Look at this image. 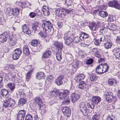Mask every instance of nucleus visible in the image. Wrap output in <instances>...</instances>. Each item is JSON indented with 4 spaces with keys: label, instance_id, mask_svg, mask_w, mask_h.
Listing matches in <instances>:
<instances>
[{
    "label": "nucleus",
    "instance_id": "obj_1",
    "mask_svg": "<svg viewBox=\"0 0 120 120\" xmlns=\"http://www.w3.org/2000/svg\"><path fill=\"white\" fill-rule=\"evenodd\" d=\"M43 29L44 30H47L49 33H52L54 32V29L53 27V24L51 22L49 21L45 20L42 24Z\"/></svg>",
    "mask_w": 120,
    "mask_h": 120
},
{
    "label": "nucleus",
    "instance_id": "obj_2",
    "mask_svg": "<svg viewBox=\"0 0 120 120\" xmlns=\"http://www.w3.org/2000/svg\"><path fill=\"white\" fill-rule=\"evenodd\" d=\"M55 13L59 17L62 19H61L62 22H66L67 16L65 12L63 9L59 8L57 9L56 10Z\"/></svg>",
    "mask_w": 120,
    "mask_h": 120
},
{
    "label": "nucleus",
    "instance_id": "obj_3",
    "mask_svg": "<svg viewBox=\"0 0 120 120\" xmlns=\"http://www.w3.org/2000/svg\"><path fill=\"white\" fill-rule=\"evenodd\" d=\"M15 103V102L14 99L8 97L6 98V100L3 103V106L5 108L14 107Z\"/></svg>",
    "mask_w": 120,
    "mask_h": 120
},
{
    "label": "nucleus",
    "instance_id": "obj_4",
    "mask_svg": "<svg viewBox=\"0 0 120 120\" xmlns=\"http://www.w3.org/2000/svg\"><path fill=\"white\" fill-rule=\"evenodd\" d=\"M22 53V51L21 49L19 48L16 49L13 51L12 54L13 59L15 60H17L20 57Z\"/></svg>",
    "mask_w": 120,
    "mask_h": 120
},
{
    "label": "nucleus",
    "instance_id": "obj_5",
    "mask_svg": "<svg viewBox=\"0 0 120 120\" xmlns=\"http://www.w3.org/2000/svg\"><path fill=\"white\" fill-rule=\"evenodd\" d=\"M66 79L63 75H60L57 77L55 80V83L58 86L62 85L63 81L66 82Z\"/></svg>",
    "mask_w": 120,
    "mask_h": 120
},
{
    "label": "nucleus",
    "instance_id": "obj_6",
    "mask_svg": "<svg viewBox=\"0 0 120 120\" xmlns=\"http://www.w3.org/2000/svg\"><path fill=\"white\" fill-rule=\"evenodd\" d=\"M9 31H8L4 32L3 34L0 35V42H4L7 40V38L9 37Z\"/></svg>",
    "mask_w": 120,
    "mask_h": 120
},
{
    "label": "nucleus",
    "instance_id": "obj_7",
    "mask_svg": "<svg viewBox=\"0 0 120 120\" xmlns=\"http://www.w3.org/2000/svg\"><path fill=\"white\" fill-rule=\"evenodd\" d=\"M113 94L110 92H108L105 94L106 100L108 102H111L113 100H116V98L113 96Z\"/></svg>",
    "mask_w": 120,
    "mask_h": 120
},
{
    "label": "nucleus",
    "instance_id": "obj_8",
    "mask_svg": "<svg viewBox=\"0 0 120 120\" xmlns=\"http://www.w3.org/2000/svg\"><path fill=\"white\" fill-rule=\"evenodd\" d=\"M79 106L80 111L83 115H86L88 109L85 103L84 102H81L79 104Z\"/></svg>",
    "mask_w": 120,
    "mask_h": 120
},
{
    "label": "nucleus",
    "instance_id": "obj_9",
    "mask_svg": "<svg viewBox=\"0 0 120 120\" xmlns=\"http://www.w3.org/2000/svg\"><path fill=\"white\" fill-rule=\"evenodd\" d=\"M69 93V91L68 90H64L63 92H61L59 93V97L60 100L64 99L66 97L67 95Z\"/></svg>",
    "mask_w": 120,
    "mask_h": 120
},
{
    "label": "nucleus",
    "instance_id": "obj_10",
    "mask_svg": "<svg viewBox=\"0 0 120 120\" xmlns=\"http://www.w3.org/2000/svg\"><path fill=\"white\" fill-rule=\"evenodd\" d=\"M109 6L110 7L118 9H120V5L117 1L114 0L111 1L108 3Z\"/></svg>",
    "mask_w": 120,
    "mask_h": 120
},
{
    "label": "nucleus",
    "instance_id": "obj_11",
    "mask_svg": "<svg viewBox=\"0 0 120 120\" xmlns=\"http://www.w3.org/2000/svg\"><path fill=\"white\" fill-rule=\"evenodd\" d=\"M26 111L23 110L20 111L18 113L17 119L18 120H24L25 116Z\"/></svg>",
    "mask_w": 120,
    "mask_h": 120
},
{
    "label": "nucleus",
    "instance_id": "obj_12",
    "mask_svg": "<svg viewBox=\"0 0 120 120\" xmlns=\"http://www.w3.org/2000/svg\"><path fill=\"white\" fill-rule=\"evenodd\" d=\"M62 111L64 115L67 117H69L71 115V109L67 107H64L62 109Z\"/></svg>",
    "mask_w": 120,
    "mask_h": 120
},
{
    "label": "nucleus",
    "instance_id": "obj_13",
    "mask_svg": "<svg viewBox=\"0 0 120 120\" xmlns=\"http://www.w3.org/2000/svg\"><path fill=\"white\" fill-rule=\"evenodd\" d=\"M53 44L56 47V51H62V49L63 47L62 42L55 41L54 42Z\"/></svg>",
    "mask_w": 120,
    "mask_h": 120
},
{
    "label": "nucleus",
    "instance_id": "obj_14",
    "mask_svg": "<svg viewBox=\"0 0 120 120\" xmlns=\"http://www.w3.org/2000/svg\"><path fill=\"white\" fill-rule=\"evenodd\" d=\"M80 97V96L78 94L74 93L72 94L71 96V101L73 103L76 102L79 100Z\"/></svg>",
    "mask_w": 120,
    "mask_h": 120
},
{
    "label": "nucleus",
    "instance_id": "obj_15",
    "mask_svg": "<svg viewBox=\"0 0 120 120\" xmlns=\"http://www.w3.org/2000/svg\"><path fill=\"white\" fill-rule=\"evenodd\" d=\"M11 80L12 81L16 82L19 80L20 77L17 74L14 72L11 73Z\"/></svg>",
    "mask_w": 120,
    "mask_h": 120
},
{
    "label": "nucleus",
    "instance_id": "obj_16",
    "mask_svg": "<svg viewBox=\"0 0 120 120\" xmlns=\"http://www.w3.org/2000/svg\"><path fill=\"white\" fill-rule=\"evenodd\" d=\"M22 31L24 33L28 35H30L31 34V32L29 29V28L26 24H24L22 26Z\"/></svg>",
    "mask_w": 120,
    "mask_h": 120
},
{
    "label": "nucleus",
    "instance_id": "obj_17",
    "mask_svg": "<svg viewBox=\"0 0 120 120\" xmlns=\"http://www.w3.org/2000/svg\"><path fill=\"white\" fill-rule=\"evenodd\" d=\"M42 8L43 14L45 16H48L50 15V9L48 7L45 6H43Z\"/></svg>",
    "mask_w": 120,
    "mask_h": 120
},
{
    "label": "nucleus",
    "instance_id": "obj_18",
    "mask_svg": "<svg viewBox=\"0 0 120 120\" xmlns=\"http://www.w3.org/2000/svg\"><path fill=\"white\" fill-rule=\"evenodd\" d=\"M25 41H24L23 43L24 44V45H23V52L26 55L28 56L30 54L29 47L28 45L25 44Z\"/></svg>",
    "mask_w": 120,
    "mask_h": 120
},
{
    "label": "nucleus",
    "instance_id": "obj_19",
    "mask_svg": "<svg viewBox=\"0 0 120 120\" xmlns=\"http://www.w3.org/2000/svg\"><path fill=\"white\" fill-rule=\"evenodd\" d=\"M64 40L65 44L69 47H71L72 46L73 40L71 37H69Z\"/></svg>",
    "mask_w": 120,
    "mask_h": 120
},
{
    "label": "nucleus",
    "instance_id": "obj_20",
    "mask_svg": "<svg viewBox=\"0 0 120 120\" xmlns=\"http://www.w3.org/2000/svg\"><path fill=\"white\" fill-rule=\"evenodd\" d=\"M92 102L95 104H97L101 101V98L98 96H94L91 99Z\"/></svg>",
    "mask_w": 120,
    "mask_h": 120
},
{
    "label": "nucleus",
    "instance_id": "obj_21",
    "mask_svg": "<svg viewBox=\"0 0 120 120\" xmlns=\"http://www.w3.org/2000/svg\"><path fill=\"white\" fill-rule=\"evenodd\" d=\"M34 99L35 102L38 105L39 109H40L41 108L43 105L42 100L41 98L38 97H37L34 98Z\"/></svg>",
    "mask_w": 120,
    "mask_h": 120
},
{
    "label": "nucleus",
    "instance_id": "obj_22",
    "mask_svg": "<svg viewBox=\"0 0 120 120\" xmlns=\"http://www.w3.org/2000/svg\"><path fill=\"white\" fill-rule=\"evenodd\" d=\"M78 87L79 89H84L85 90H86L88 89L86 83L83 81L79 83Z\"/></svg>",
    "mask_w": 120,
    "mask_h": 120
},
{
    "label": "nucleus",
    "instance_id": "obj_23",
    "mask_svg": "<svg viewBox=\"0 0 120 120\" xmlns=\"http://www.w3.org/2000/svg\"><path fill=\"white\" fill-rule=\"evenodd\" d=\"M98 12H99V15L101 17L105 18L108 15V14L107 12L102 11H100L99 12V10H95L94 11V13H96Z\"/></svg>",
    "mask_w": 120,
    "mask_h": 120
},
{
    "label": "nucleus",
    "instance_id": "obj_24",
    "mask_svg": "<svg viewBox=\"0 0 120 120\" xmlns=\"http://www.w3.org/2000/svg\"><path fill=\"white\" fill-rule=\"evenodd\" d=\"M40 23L36 22L33 24L32 28L33 30L34 31H38L40 29Z\"/></svg>",
    "mask_w": 120,
    "mask_h": 120
},
{
    "label": "nucleus",
    "instance_id": "obj_25",
    "mask_svg": "<svg viewBox=\"0 0 120 120\" xmlns=\"http://www.w3.org/2000/svg\"><path fill=\"white\" fill-rule=\"evenodd\" d=\"M102 67L101 64H100L96 68V72L98 75L102 74L103 73V69H102Z\"/></svg>",
    "mask_w": 120,
    "mask_h": 120
},
{
    "label": "nucleus",
    "instance_id": "obj_26",
    "mask_svg": "<svg viewBox=\"0 0 120 120\" xmlns=\"http://www.w3.org/2000/svg\"><path fill=\"white\" fill-rule=\"evenodd\" d=\"M89 26L92 31H96L98 29V26L96 25L95 23L93 22L90 23Z\"/></svg>",
    "mask_w": 120,
    "mask_h": 120
},
{
    "label": "nucleus",
    "instance_id": "obj_27",
    "mask_svg": "<svg viewBox=\"0 0 120 120\" xmlns=\"http://www.w3.org/2000/svg\"><path fill=\"white\" fill-rule=\"evenodd\" d=\"M8 89L10 90L11 92H13L15 88V84L11 82L9 83L7 85Z\"/></svg>",
    "mask_w": 120,
    "mask_h": 120
},
{
    "label": "nucleus",
    "instance_id": "obj_28",
    "mask_svg": "<svg viewBox=\"0 0 120 120\" xmlns=\"http://www.w3.org/2000/svg\"><path fill=\"white\" fill-rule=\"evenodd\" d=\"M72 66L73 68V70L76 72L79 67V63L77 60L74 61L72 63Z\"/></svg>",
    "mask_w": 120,
    "mask_h": 120
},
{
    "label": "nucleus",
    "instance_id": "obj_29",
    "mask_svg": "<svg viewBox=\"0 0 120 120\" xmlns=\"http://www.w3.org/2000/svg\"><path fill=\"white\" fill-rule=\"evenodd\" d=\"M51 53L50 51L48 50L46 51L43 54L42 57L44 59L49 58L51 55Z\"/></svg>",
    "mask_w": 120,
    "mask_h": 120
},
{
    "label": "nucleus",
    "instance_id": "obj_30",
    "mask_svg": "<svg viewBox=\"0 0 120 120\" xmlns=\"http://www.w3.org/2000/svg\"><path fill=\"white\" fill-rule=\"evenodd\" d=\"M44 73L42 72H39L36 74V78L38 79H43L44 77Z\"/></svg>",
    "mask_w": 120,
    "mask_h": 120
},
{
    "label": "nucleus",
    "instance_id": "obj_31",
    "mask_svg": "<svg viewBox=\"0 0 120 120\" xmlns=\"http://www.w3.org/2000/svg\"><path fill=\"white\" fill-rule=\"evenodd\" d=\"M56 57L58 61H60L62 59L61 51H56L55 52Z\"/></svg>",
    "mask_w": 120,
    "mask_h": 120
},
{
    "label": "nucleus",
    "instance_id": "obj_32",
    "mask_svg": "<svg viewBox=\"0 0 120 120\" xmlns=\"http://www.w3.org/2000/svg\"><path fill=\"white\" fill-rule=\"evenodd\" d=\"M44 29H43V31H41L39 33L41 37L43 38H45L47 36V34H48L49 33L48 31L46 30L45 31Z\"/></svg>",
    "mask_w": 120,
    "mask_h": 120
},
{
    "label": "nucleus",
    "instance_id": "obj_33",
    "mask_svg": "<svg viewBox=\"0 0 120 120\" xmlns=\"http://www.w3.org/2000/svg\"><path fill=\"white\" fill-rule=\"evenodd\" d=\"M26 98H21L19 101L18 105L19 106H23L26 103Z\"/></svg>",
    "mask_w": 120,
    "mask_h": 120
},
{
    "label": "nucleus",
    "instance_id": "obj_34",
    "mask_svg": "<svg viewBox=\"0 0 120 120\" xmlns=\"http://www.w3.org/2000/svg\"><path fill=\"white\" fill-rule=\"evenodd\" d=\"M102 68L103 69V73H106L109 70V67L106 63L101 64Z\"/></svg>",
    "mask_w": 120,
    "mask_h": 120
},
{
    "label": "nucleus",
    "instance_id": "obj_35",
    "mask_svg": "<svg viewBox=\"0 0 120 120\" xmlns=\"http://www.w3.org/2000/svg\"><path fill=\"white\" fill-rule=\"evenodd\" d=\"M5 12L6 15L8 16H12L13 14L12 9H11L10 8H6Z\"/></svg>",
    "mask_w": 120,
    "mask_h": 120
},
{
    "label": "nucleus",
    "instance_id": "obj_36",
    "mask_svg": "<svg viewBox=\"0 0 120 120\" xmlns=\"http://www.w3.org/2000/svg\"><path fill=\"white\" fill-rule=\"evenodd\" d=\"M98 78V77L95 74L92 73L90 75V79L91 81H95Z\"/></svg>",
    "mask_w": 120,
    "mask_h": 120
},
{
    "label": "nucleus",
    "instance_id": "obj_37",
    "mask_svg": "<svg viewBox=\"0 0 120 120\" xmlns=\"http://www.w3.org/2000/svg\"><path fill=\"white\" fill-rule=\"evenodd\" d=\"M108 41L104 44L105 48L107 49L111 48L112 45V43L110 41V40L108 39Z\"/></svg>",
    "mask_w": 120,
    "mask_h": 120
},
{
    "label": "nucleus",
    "instance_id": "obj_38",
    "mask_svg": "<svg viewBox=\"0 0 120 120\" xmlns=\"http://www.w3.org/2000/svg\"><path fill=\"white\" fill-rule=\"evenodd\" d=\"M1 93L4 98H8L7 94L8 93V91L7 89H3L1 91Z\"/></svg>",
    "mask_w": 120,
    "mask_h": 120
},
{
    "label": "nucleus",
    "instance_id": "obj_39",
    "mask_svg": "<svg viewBox=\"0 0 120 120\" xmlns=\"http://www.w3.org/2000/svg\"><path fill=\"white\" fill-rule=\"evenodd\" d=\"M100 115L97 112H95L92 116L91 120H98L100 118Z\"/></svg>",
    "mask_w": 120,
    "mask_h": 120
},
{
    "label": "nucleus",
    "instance_id": "obj_40",
    "mask_svg": "<svg viewBox=\"0 0 120 120\" xmlns=\"http://www.w3.org/2000/svg\"><path fill=\"white\" fill-rule=\"evenodd\" d=\"M33 71V70L31 69L27 72L26 77V79L27 81H28L30 79Z\"/></svg>",
    "mask_w": 120,
    "mask_h": 120
},
{
    "label": "nucleus",
    "instance_id": "obj_41",
    "mask_svg": "<svg viewBox=\"0 0 120 120\" xmlns=\"http://www.w3.org/2000/svg\"><path fill=\"white\" fill-rule=\"evenodd\" d=\"M14 66L12 64L10 65L6 64L5 67L6 70H8L9 71L14 70Z\"/></svg>",
    "mask_w": 120,
    "mask_h": 120
},
{
    "label": "nucleus",
    "instance_id": "obj_42",
    "mask_svg": "<svg viewBox=\"0 0 120 120\" xmlns=\"http://www.w3.org/2000/svg\"><path fill=\"white\" fill-rule=\"evenodd\" d=\"M98 39L100 41V42H103L104 41H105V38L104 36L103 35L100 34L98 36Z\"/></svg>",
    "mask_w": 120,
    "mask_h": 120
},
{
    "label": "nucleus",
    "instance_id": "obj_43",
    "mask_svg": "<svg viewBox=\"0 0 120 120\" xmlns=\"http://www.w3.org/2000/svg\"><path fill=\"white\" fill-rule=\"evenodd\" d=\"M79 36L80 38H82L83 39L88 38L89 37L88 34L83 32H81L80 33Z\"/></svg>",
    "mask_w": 120,
    "mask_h": 120
},
{
    "label": "nucleus",
    "instance_id": "obj_44",
    "mask_svg": "<svg viewBox=\"0 0 120 120\" xmlns=\"http://www.w3.org/2000/svg\"><path fill=\"white\" fill-rule=\"evenodd\" d=\"M115 55L116 57L120 60V49H117L115 50Z\"/></svg>",
    "mask_w": 120,
    "mask_h": 120
},
{
    "label": "nucleus",
    "instance_id": "obj_45",
    "mask_svg": "<svg viewBox=\"0 0 120 120\" xmlns=\"http://www.w3.org/2000/svg\"><path fill=\"white\" fill-rule=\"evenodd\" d=\"M108 27L110 30L112 31H114L116 30L117 27L113 24H110L109 25V26Z\"/></svg>",
    "mask_w": 120,
    "mask_h": 120
},
{
    "label": "nucleus",
    "instance_id": "obj_46",
    "mask_svg": "<svg viewBox=\"0 0 120 120\" xmlns=\"http://www.w3.org/2000/svg\"><path fill=\"white\" fill-rule=\"evenodd\" d=\"M12 10L13 13L12 14L13 16L18 15L19 14V10L18 9L16 8H14L12 9Z\"/></svg>",
    "mask_w": 120,
    "mask_h": 120
},
{
    "label": "nucleus",
    "instance_id": "obj_47",
    "mask_svg": "<svg viewBox=\"0 0 120 120\" xmlns=\"http://www.w3.org/2000/svg\"><path fill=\"white\" fill-rule=\"evenodd\" d=\"M109 84L110 85H112L114 83L116 84V80L114 79H109L108 81Z\"/></svg>",
    "mask_w": 120,
    "mask_h": 120
},
{
    "label": "nucleus",
    "instance_id": "obj_48",
    "mask_svg": "<svg viewBox=\"0 0 120 120\" xmlns=\"http://www.w3.org/2000/svg\"><path fill=\"white\" fill-rule=\"evenodd\" d=\"M16 94L18 96L21 97V98H25V94L23 92L18 91L16 93Z\"/></svg>",
    "mask_w": 120,
    "mask_h": 120
},
{
    "label": "nucleus",
    "instance_id": "obj_49",
    "mask_svg": "<svg viewBox=\"0 0 120 120\" xmlns=\"http://www.w3.org/2000/svg\"><path fill=\"white\" fill-rule=\"evenodd\" d=\"M87 105L88 108H90L92 109H93L94 108V104L92 102L91 103H87Z\"/></svg>",
    "mask_w": 120,
    "mask_h": 120
},
{
    "label": "nucleus",
    "instance_id": "obj_50",
    "mask_svg": "<svg viewBox=\"0 0 120 120\" xmlns=\"http://www.w3.org/2000/svg\"><path fill=\"white\" fill-rule=\"evenodd\" d=\"M53 76L51 75H48L46 79V81L49 82V83H50L53 80Z\"/></svg>",
    "mask_w": 120,
    "mask_h": 120
},
{
    "label": "nucleus",
    "instance_id": "obj_51",
    "mask_svg": "<svg viewBox=\"0 0 120 120\" xmlns=\"http://www.w3.org/2000/svg\"><path fill=\"white\" fill-rule=\"evenodd\" d=\"M30 106L31 109L37 110V108L34 102H32L30 104Z\"/></svg>",
    "mask_w": 120,
    "mask_h": 120
},
{
    "label": "nucleus",
    "instance_id": "obj_52",
    "mask_svg": "<svg viewBox=\"0 0 120 120\" xmlns=\"http://www.w3.org/2000/svg\"><path fill=\"white\" fill-rule=\"evenodd\" d=\"M25 120H33V116L30 114H27L26 116Z\"/></svg>",
    "mask_w": 120,
    "mask_h": 120
},
{
    "label": "nucleus",
    "instance_id": "obj_53",
    "mask_svg": "<svg viewBox=\"0 0 120 120\" xmlns=\"http://www.w3.org/2000/svg\"><path fill=\"white\" fill-rule=\"evenodd\" d=\"M94 62V60L92 58H90L87 60L86 62V64L87 65L91 64Z\"/></svg>",
    "mask_w": 120,
    "mask_h": 120
},
{
    "label": "nucleus",
    "instance_id": "obj_54",
    "mask_svg": "<svg viewBox=\"0 0 120 120\" xmlns=\"http://www.w3.org/2000/svg\"><path fill=\"white\" fill-rule=\"evenodd\" d=\"M80 40V38L79 37H77L74 38V40H73V41L75 43L77 44L79 42Z\"/></svg>",
    "mask_w": 120,
    "mask_h": 120
},
{
    "label": "nucleus",
    "instance_id": "obj_55",
    "mask_svg": "<svg viewBox=\"0 0 120 120\" xmlns=\"http://www.w3.org/2000/svg\"><path fill=\"white\" fill-rule=\"evenodd\" d=\"M107 29L104 27H103L100 28L99 32L101 33V34L105 33L107 32Z\"/></svg>",
    "mask_w": 120,
    "mask_h": 120
},
{
    "label": "nucleus",
    "instance_id": "obj_56",
    "mask_svg": "<svg viewBox=\"0 0 120 120\" xmlns=\"http://www.w3.org/2000/svg\"><path fill=\"white\" fill-rule=\"evenodd\" d=\"M38 41L35 40H32L31 43V45L34 46H36L38 44Z\"/></svg>",
    "mask_w": 120,
    "mask_h": 120
},
{
    "label": "nucleus",
    "instance_id": "obj_57",
    "mask_svg": "<svg viewBox=\"0 0 120 120\" xmlns=\"http://www.w3.org/2000/svg\"><path fill=\"white\" fill-rule=\"evenodd\" d=\"M78 53L80 57L81 58L83 57L84 52L83 51L80 50H79V52Z\"/></svg>",
    "mask_w": 120,
    "mask_h": 120
},
{
    "label": "nucleus",
    "instance_id": "obj_58",
    "mask_svg": "<svg viewBox=\"0 0 120 120\" xmlns=\"http://www.w3.org/2000/svg\"><path fill=\"white\" fill-rule=\"evenodd\" d=\"M66 59L69 61H71L73 59V57L71 55L69 54L66 57Z\"/></svg>",
    "mask_w": 120,
    "mask_h": 120
},
{
    "label": "nucleus",
    "instance_id": "obj_59",
    "mask_svg": "<svg viewBox=\"0 0 120 120\" xmlns=\"http://www.w3.org/2000/svg\"><path fill=\"white\" fill-rule=\"evenodd\" d=\"M58 93L55 91H52L50 92V94L52 97L55 96L56 97L57 96V95Z\"/></svg>",
    "mask_w": 120,
    "mask_h": 120
},
{
    "label": "nucleus",
    "instance_id": "obj_60",
    "mask_svg": "<svg viewBox=\"0 0 120 120\" xmlns=\"http://www.w3.org/2000/svg\"><path fill=\"white\" fill-rule=\"evenodd\" d=\"M94 40L95 41L94 44L95 45L97 46H99L100 45V42L99 41L98 39H94Z\"/></svg>",
    "mask_w": 120,
    "mask_h": 120
},
{
    "label": "nucleus",
    "instance_id": "obj_61",
    "mask_svg": "<svg viewBox=\"0 0 120 120\" xmlns=\"http://www.w3.org/2000/svg\"><path fill=\"white\" fill-rule=\"evenodd\" d=\"M36 15V14L33 12H31L29 15V16L31 18L34 17Z\"/></svg>",
    "mask_w": 120,
    "mask_h": 120
},
{
    "label": "nucleus",
    "instance_id": "obj_62",
    "mask_svg": "<svg viewBox=\"0 0 120 120\" xmlns=\"http://www.w3.org/2000/svg\"><path fill=\"white\" fill-rule=\"evenodd\" d=\"M23 8L24 7H26L28 6V5H30V4L27 2H25L23 3Z\"/></svg>",
    "mask_w": 120,
    "mask_h": 120
},
{
    "label": "nucleus",
    "instance_id": "obj_63",
    "mask_svg": "<svg viewBox=\"0 0 120 120\" xmlns=\"http://www.w3.org/2000/svg\"><path fill=\"white\" fill-rule=\"evenodd\" d=\"M66 72L68 75H71L72 73V70L71 69H67Z\"/></svg>",
    "mask_w": 120,
    "mask_h": 120
},
{
    "label": "nucleus",
    "instance_id": "obj_64",
    "mask_svg": "<svg viewBox=\"0 0 120 120\" xmlns=\"http://www.w3.org/2000/svg\"><path fill=\"white\" fill-rule=\"evenodd\" d=\"M70 102V101L69 99L67 98L63 102V104H68Z\"/></svg>",
    "mask_w": 120,
    "mask_h": 120
}]
</instances>
